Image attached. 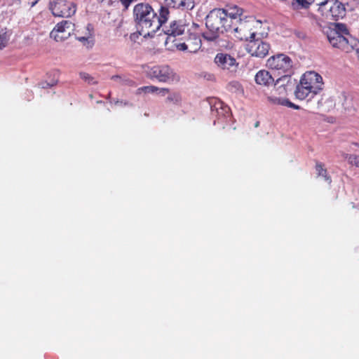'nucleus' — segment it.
Returning <instances> with one entry per match:
<instances>
[{
	"mask_svg": "<svg viewBox=\"0 0 359 359\" xmlns=\"http://www.w3.org/2000/svg\"><path fill=\"white\" fill-rule=\"evenodd\" d=\"M326 36L333 48L346 53L355 50L359 60V41L350 34L345 24H332V27L326 31Z\"/></svg>",
	"mask_w": 359,
	"mask_h": 359,
	"instance_id": "1",
	"label": "nucleus"
},
{
	"mask_svg": "<svg viewBox=\"0 0 359 359\" xmlns=\"http://www.w3.org/2000/svg\"><path fill=\"white\" fill-rule=\"evenodd\" d=\"M133 15L140 35L144 37L153 36L160 29L157 14L149 4L140 3L135 5Z\"/></svg>",
	"mask_w": 359,
	"mask_h": 359,
	"instance_id": "2",
	"label": "nucleus"
},
{
	"mask_svg": "<svg viewBox=\"0 0 359 359\" xmlns=\"http://www.w3.org/2000/svg\"><path fill=\"white\" fill-rule=\"evenodd\" d=\"M226 16L224 9L215 8L212 10L205 18V25L207 28L212 33V36L207 37L208 40H214L218 37L220 33L225 32L224 25Z\"/></svg>",
	"mask_w": 359,
	"mask_h": 359,
	"instance_id": "3",
	"label": "nucleus"
},
{
	"mask_svg": "<svg viewBox=\"0 0 359 359\" xmlns=\"http://www.w3.org/2000/svg\"><path fill=\"white\" fill-rule=\"evenodd\" d=\"M146 74L148 78L156 79L161 83H170L179 81L177 74L167 65H158L148 67Z\"/></svg>",
	"mask_w": 359,
	"mask_h": 359,
	"instance_id": "4",
	"label": "nucleus"
},
{
	"mask_svg": "<svg viewBox=\"0 0 359 359\" xmlns=\"http://www.w3.org/2000/svg\"><path fill=\"white\" fill-rule=\"evenodd\" d=\"M257 22L253 18H245L238 22L231 32L238 40L248 41L255 39L257 34Z\"/></svg>",
	"mask_w": 359,
	"mask_h": 359,
	"instance_id": "5",
	"label": "nucleus"
},
{
	"mask_svg": "<svg viewBox=\"0 0 359 359\" xmlns=\"http://www.w3.org/2000/svg\"><path fill=\"white\" fill-rule=\"evenodd\" d=\"M266 67L278 74H293V62L285 54L280 53L270 57L266 61Z\"/></svg>",
	"mask_w": 359,
	"mask_h": 359,
	"instance_id": "6",
	"label": "nucleus"
},
{
	"mask_svg": "<svg viewBox=\"0 0 359 359\" xmlns=\"http://www.w3.org/2000/svg\"><path fill=\"white\" fill-rule=\"evenodd\" d=\"M187 27L186 24L182 20L171 22L170 27L165 31V34L168 35L165 44L171 42L174 43L173 46H175V43H179L178 41L184 40L189 32V30L185 32Z\"/></svg>",
	"mask_w": 359,
	"mask_h": 359,
	"instance_id": "7",
	"label": "nucleus"
},
{
	"mask_svg": "<svg viewBox=\"0 0 359 359\" xmlns=\"http://www.w3.org/2000/svg\"><path fill=\"white\" fill-rule=\"evenodd\" d=\"M50 8L53 15L61 18H69L76 13L75 4L67 0L54 1Z\"/></svg>",
	"mask_w": 359,
	"mask_h": 359,
	"instance_id": "8",
	"label": "nucleus"
},
{
	"mask_svg": "<svg viewBox=\"0 0 359 359\" xmlns=\"http://www.w3.org/2000/svg\"><path fill=\"white\" fill-rule=\"evenodd\" d=\"M74 30V24L70 20H62L57 23L50 32V36L56 41L67 39Z\"/></svg>",
	"mask_w": 359,
	"mask_h": 359,
	"instance_id": "9",
	"label": "nucleus"
},
{
	"mask_svg": "<svg viewBox=\"0 0 359 359\" xmlns=\"http://www.w3.org/2000/svg\"><path fill=\"white\" fill-rule=\"evenodd\" d=\"M183 42L175 43V47L179 50H187L189 53H196L201 47V40L196 34L189 32Z\"/></svg>",
	"mask_w": 359,
	"mask_h": 359,
	"instance_id": "10",
	"label": "nucleus"
},
{
	"mask_svg": "<svg viewBox=\"0 0 359 359\" xmlns=\"http://www.w3.org/2000/svg\"><path fill=\"white\" fill-rule=\"evenodd\" d=\"M271 48L270 44L261 39H251L248 41L246 50L252 56L263 58L265 57Z\"/></svg>",
	"mask_w": 359,
	"mask_h": 359,
	"instance_id": "11",
	"label": "nucleus"
},
{
	"mask_svg": "<svg viewBox=\"0 0 359 359\" xmlns=\"http://www.w3.org/2000/svg\"><path fill=\"white\" fill-rule=\"evenodd\" d=\"M300 81L313 92V95H316L319 90H322L323 78L315 72H307L303 74Z\"/></svg>",
	"mask_w": 359,
	"mask_h": 359,
	"instance_id": "12",
	"label": "nucleus"
},
{
	"mask_svg": "<svg viewBox=\"0 0 359 359\" xmlns=\"http://www.w3.org/2000/svg\"><path fill=\"white\" fill-rule=\"evenodd\" d=\"M283 76L278 78L275 83V95L285 96L288 91L292 90L295 85V80H292L291 75L292 74H282Z\"/></svg>",
	"mask_w": 359,
	"mask_h": 359,
	"instance_id": "13",
	"label": "nucleus"
},
{
	"mask_svg": "<svg viewBox=\"0 0 359 359\" xmlns=\"http://www.w3.org/2000/svg\"><path fill=\"white\" fill-rule=\"evenodd\" d=\"M215 62L216 65L223 69H235L237 64L234 57L230 55L218 53L215 57Z\"/></svg>",
	"mask_w": 359,
	"mask_h": 359,
	"instance_id": "14",
	"label": "nucleus"
},
{
	"mask_svg": "<svg viewBox=\"0 0 359 359\" xmlns=\"http://www.w3.org/2000/svg\"><path fill=\"white\" fill-rule=\"evenodd\" d=\"M168 6L182 11H191L195 6L194 0H165Z\"/></svg>",
	"mask_w": 359,
	"mask_h": 359,
	"instance_id": "15",
	"label": "nucleus"
},
{
	"mask_svg": "<svg viewBox=\"0 0 359 359\" xmlns=\"http://www.w3.org/2000/svg\"><path fill=\"white\" fill-rule=\"evenodd\" d=\"M329 14L333 20H338L343 18L346 15V8L344 5L339 1H335L329 10Z\"/></svg>",
	"mask_w": 359,
	"mask_h": 359,
	"instance_id": "16",
	"label": "nucleus"
},
{
	"mask_svg": "<svg viewBox=\"0 0 359 359\" xmlns=\"http://www.w3.org/2000/svg\"><path fill=\"white\" fill-rule=\"evenodd\" d=\"M257 84L268 86L274 82V79L271 74L264 69L259 70L255 76Z\"/></svg>",
	"mask_w": 359,
	"mask_h": 359,
	"instance_id": "17",
	"label": "nucleus"
},
{
	"mask_svg": "<svg viewBox=\"0 0 359 359\" xmlns=\"http://www.w3.org/2000/svg\"><path fill=\"white\" fill-rule=\"evenodd\" d=\"M224 11V13L233 18V20H236V21H240L242 19L241 18V15H243V10L241 8H239L237 6H227L226 8H223Z\"/></svg>",
	"mask_w": 359,
	"mask_h": 359,
	"instance_id": "18",
	"label": "nucleus"
},
{
	"mask_svg": "<svg viewBox=\"0 0 359 359\" xmlns=\"http://www.w3.org/2000/svg\"><path fill=\"white\" fill-rule=\"evenodd\" d=\"M295 96L299 100H304L306 99L310 94L313 95V92L308 88L304 84H303L301 81L298 85H297L296 90L294 91Z\"/></svg>",
	"mask_w": 359,
	"mask_h": 359,
	"instance_id": "19",
	"label": "nucleus"
},
{
	"mask_svg": "<svg viewBox=\"0 0 359 359\" xmlns=\"http://www.w3.org/2000/svg\"><path fill=\"white\" fill-rule=\"evenodd\" d=\"M315 168L318 177H323L328 184H331L332 178L330 175H329L327 170L325 168V165L323 163L316 161Z\"/></svg>",
	"mask_w": 359,
	"mask_h": 359,
	"instance_id": "20",
	"label": "nucleus"
},
{
	"mask_svg": "<svg viewBox=\"0 0 359 359\" xmlns=\"http://www.w3.org/2000/svg\"><path fill=\"white\" fill-rule=\"evenodd\" d=\"M269 100L271 102L276 104L286 105L293 107L294 109H299L298 106L291 103L287 99L284 97H277L275 95L269 97Z\"/></svg>",
	"mask_w": 359,
	"mask_h": 359,
	"instance_id": "21",
	"label": "nucleus"
},
{
	"mask_svg": "<svg viewBox=\"0 0 359 359\" xmlns=\"http://www.w3.org/2000/svg\"><path fill=\"white\" fill-rule=\"evenodd\" d=\"M311 5L309 0H292L291 6L294 10L307 9Z\"/></svg>",
	"mask_w": 359,
	"mask_h": 359,
	"instance_id": "22",
	"label": "nucleus"
},
{
	"mask_svg": "<svg viewBox=\"0 0 359 359\" xmlns=\"http://www.w3.org/2000/svg\"><path fill=\"white\" fill-rule=\"evenodd\" d=\"M215 109L217 111L219 116H225L230 111L229 107L222 102H218L212 107V110L213 111Z\"/></svg>",
	"mask_w": 359,
	"mask_h": 359,
	"instance_id": "23",
	"label": "nucleus"
},
{
	"mask_svg": "<svg viewBox=\"0 0 359 359\" xmlns=\"http://www.w3.org/2000/svg\"><path fill=\"white\" fill-rule=\"evenodd\" d=\"M92 35H93V28H92L91 25L90 24H88L86 26V33L85 36L76 35V39L79 41L83 43V44H86V42L88 43H89L88 39L92 37Z\"/></svg>",
	"mask_w": 359,
	"mask_h": 359,
	"instance_id": "24",
	"label": "nucleus"
},
{
	"mask_svg": "<svg viewBox=\"0 0 359 359\" xmlns=\"http://www.w3.org/2000/svg\"><path fill=\"white\" fill-rule=\"evenodd\" d=\"M169 15L168 8L164 6H161L159 11V15H157V20L160 23V27L162 26L163 23H165Z\"/></svg>",
	"mask_w": 359,
	"mask_h": 359,
	"instance_id": "25",
	"label": "nucleus"
},
{
	"mask_svg": "<svg viewBox=\"0 0 359 359\" xmlns=\"http://www.w3.org/2000/svg\"><path fill=\"white\" fill-rule=\"evenodd\" d=\"M225 20L224 30L225 32H232L235 26L238 24V21H236V20H233L231 17L226 15V17L224 18Z\"/></svg>",
	"mask_w": 359,
	"mask_h": 359,
	"instance_id": "26",
	"label": "nucleus"
},
{
	"mask_svg": "<svg viewBox=\"0 0 359 359\" xmlns=\"http://www.w3.org/2000/svg\"><path fill=\"white\" fill-rule=\"evenodd\" d=\"M344 157L347 159L348 163L359 168V156L355 154H345Z\"/></svg>",
	"mask_w": 359,
	"mask_h": 359,
	"instance_id": "27",
	"label": "nucleus"
},
{
	"mask_svg": "<svg viewBox=\"0 0 359 359\" xmlns=\"http://www.w3.org/2000/svg\"><path fill=\"white\" fill-rule=\"evenodd\" d=\"M182 100L181 95L179 93L174 92L170 94L166 98L167 102H172L173 104H178Z\"/></svg>",
	"mask_w": 359,
	"mask_h": 359,
	"instance_id": "28",
	"label": "nucleus"
},
{
	"mask_svg": "<svg viewBox=\"0 0 359 359\" xmlns=\"http://www.w3.org/2000/svg\"><path fill=\"white\" fill-rule=\"evenodd\" d=\"M79 76L85 82L90 85L97 84V81L91 75L86 72H80Z\"/></svg>",
	"mask_w": 359,
	"mask_h": 359,
	"instance_id": "29",
	"label": "nucleus"
},
{
	"mask_svg": "<svg viewBox=\"0 0 359 359\" xmlns=\"http://www.w3.org/2000/svg\"><path fill=\"white\" fill-rule=\"evenodd\" d=\"M158 90V87L155 86H142L137 89V93H140L142 92L145 93H157Z\"/></svg>",
	"mask_w": 359,
	"mask_h": 359,
	"instance_id": "30",
	"label": "nucleus"
},
{
	"mask_svg": "<svg viewBox=\"0 0 359 359\" xmlns=\"http://www.w3.org/2000/svg\"><path fill=\"white\" fill-rule=\"evenodd\" d=\"M8 43V39L6 34H0V50L3 49L6 46Z\"/></svg>",
	"mask_w": 359,
	"mask_h": 359,
	"instance_id": "31",
	"label": "nucleus"
},
{
	"mask_svg": "<svg viewBox=\"0 0 359 359\" xmlns=\"http://www.w3.org/2000/svg\"><path fill=\"white\" fill-rule=\"evenodd\" d=\"M122 4L123 8L127 10L135 0H118Z\"/></svg>",
	"mask_w": 359,
	"mask_h": 359,
	"instance_id": "32",
	"label": "nucleus"
},
{
	"mask_svg": "<svg viewBox=\"0 0 359 359\" xmlns=\"http://www.w3.org/2000/svg\"><path fill=\"white\" fill-rule=\"evenodd\" d=\"M157 92L162 96H165L170 92V89L168 88H158V90Z\"/></svg>",
	"mask_w": 359,
	"mask_h": 359,
	"instance_id": "33",
	"label": "nucleus"
},
{
	"mask_svg": "<svg viewBox=\"0 0 359 359\" xmlns=\"http://www.w3.org/2000/svg\"><path fill=\"white\" fill-rule=\"evenodd\" d=\"M39 0H34L33 1H32L30 4H31V6H34L38 1Z\"/></svg>",
	"mask_w": 359,
	"mask_h": 359,
	"instance_id": "34",
	"label": "nucleus"
},
{
	"mask_svg": "<svg viewBox=\"0 0 359 359\" xmlns=\"http://www.w3.org/2000/svg\"><path fill=\"white\" fill-rule=\"evenodd\" d=\"M118 78H119V76H118V75H115V76H111V79H117Z\"/></svg>",
	"mask_w": 359,
	"mask_h": 359,
	"instance_id": "35",
	"label": "nucleus"
},
{
	"mask_svg": "<svg viewBox=\"0 0 359 359\" xmlns=\"http://www.w3.org/2000/svg\"><path fill=\"white\" fill-rule=\"evenodd\" d=\"M353 144L359 147V144H358V143L353 142Z\"/></svg>",
	"mask_w": 359,
	"mask_h": 359,
	"instance_id": "36",
	"label": "nucleus"
},
{
	"mask_svg": "<svg viewBox=\"0 0 359 359\" xmlns=\"http://www.w3.org/2000/svg\"><path fill=\"white\" fill-rule=\"evenodd\" d=\"M259 122H257V123H255V127H258V126H259Z\"/></svg>",
	"mask_w": 359,
	"mask_h": 359,
	"instance_id": "37",
	"label": "nucleus"
}]
</instances>
